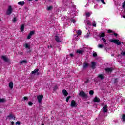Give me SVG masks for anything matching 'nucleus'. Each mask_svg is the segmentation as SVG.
<instances>
[{
	"label": "nucleus",
	"mask_w": 125,
	"mask_h": 125,
	"mask_svg": "<svg viewBox=\"0 0 125 125\" xmlns=\"http://www.w3.org/2000/svg\"><path fill=\"white\" fill-rule=\"evenodd\" d=\"M110 42H113V43H115V44H117V45H121V43H122V44H124V42H120V40H119V39H112L110 40Z\"/></svg>",
	"instance_id": "nucleus-1"
},
{
	"label": "nucleus",
	"mask_w": 125,
	"mask_h": 125,
	"mask_svg": "<svg viewBox=\"0 0 125 125\" xmlns=\"http://www.w3.org/2000/svg\"><path fill=\"white\" fill-rule=\"evenodd\" d=\"M12 11H13L12 7L11 5L9 6L6 12V15H10L12 13Z\"/></svg>",
	"instance_id": "nucleus-2"
},
{
	"label": "nucleus",
	"mask_w": 125,
	"mask_h": 125,
	"mask_svg": "<svg viewBox=\"0 0 125 125\" xmlns=\"http://www.w3.org/2000/svg\"><path fill=\"white\" fill-rule=\"evenodd\" d=\"M79 95H80L81 97H83V98H87V95L85 94L83 91H81L79 93Z\"/></svg>",
	"instance_id": "nucleus-3"
},
{
	"label": "nucleus",
	"mask_w": 125,
	"mask_h": 125,
	"mask_svg": "<svg viewBox=\"0 0 125 125\" xmlns=\"http://www.w3.org/2000/svg\"><path fill=\"white\" fill-rule=\"evenodd\" d=\"M71 106L73 107L74 108H76V107L78 106V104H77V102H76V101L75 100L71 101Z\"/></svg>",
	"instance_id": "nucleus-4"
},
{
	"label": "nucleus",
	"mask_w": 125,
	"mask_h": 125,
	"mask_svg": "<svg viewBox=\"0 0 125 125\" xmlns=\"http://www.w3.org/2000/svg\"><path fill=\"white\" fill-rule=\"evenodd\" d=\"M33 35H35V31L33 30L30 31V32L29 33V35H28L27 39V40H30V39H31V38H32V36H33Z\"/></svg>",
	"instance_id": "nucleus-5"
},
{
	"label": "nucleus",
	"mask_w": 125,
	"mask_h": 125,
	"mask_svg": "<svg viewBox=\"0 0 125 125\" xmlns=\"http://www.w3.org/2000/svg\"><path fill=\"white\" fill-rule=\"evenodd\" d=\"M55 41H56V42L58 43H60V42H62V41L60 40V38H59V36L56 35L55 36Z\"/></svg>",
	"instance_id": "nucleus-6"
},
{
	"label": "nucleus",
	"mask_w": 125,
	"mask_h": 125,
	"mask_svg": "<svg viewBox=\"0 0 125 125\" xmlns=\"http://www.w3.org/2000/svg\"><path fill=\"white\" fill-rule=\"evenodd\" d=\"M43 98V95H40L37 96V99L38 100V102L41 103L42 101V99Z\"/></svg>",
	"instance_id": "nucleus-7"
},
{
	"label": "nucleus",
	"mask_w": 125,
	"mask_h": 125,
	"mask_svg": "<svg viewBox=\"0 0 125 125\" xmlns=\"http://www.w3.org/2000/svg\"><path fill=\"white\" fill-rule=\"evenodd\" d=\"M103 113H107V112H108V106L105 105L103 106Z\"/></svg>",
	"instance_id": "nucleus-8"
},
{
	"label": "nucleus",
	"mask_w": 125,
	"mask_h": 125,
	"mask_svg": "<svg viewBox=\"0 0 125 125\" xmlns=\"http://www.w3.org/2000/svg\"><path fill=\"white\" fill-rule=\"evenodd\" d=\"M1 58L2 59V60L4 61H5V62H8V61H9V60L8 59V58H7L5 56H3V55L1 56Z\"/></svg>",
	"instance_id": "nucleus-9"
},
{
	"label": "nucleus",
	"mask_w": 125,
	"mask_h": 125,
	"mask_svg": "<svg viewBox=\"0 0 125 125\" xmlns=\"http://www.w3.org/2000/svg\"><path fill=\"white\" fill-rule=\"evenodd\" d=\"M91 67L92 69H95V67H96V62H92L91 63Z\"/></svg>",
	"instance_id": "nucleus-10"
},
{
	"label": "nucleus",
	"mask_w": 125,
	"mask_h": 125,
	"mask_svg": "<svg viewBox=\"0 0 125 125\" xmlns=\"http://www.w3.org/2000/svg\"><path fill=\"white\" fill-rule=\"evenodd\" d=\"M105 71L106 73H112L113 72V68H105Z\"/></svg>",
	"instance_id": "nucleus-11"
},
{
	"label": "nucleus",
	"mask_w": 125,
	"mask_h": 125,
	"mask_svg": "<svg viewBox=\"0 0 125 125\" xmlns=\"http://www.w3.org/2000/svg\"><path fill=\"white\" fill-rule=\"evenodd\" d=\"M93 101L94 102L99 103V102H100V99L98 98L96 96V97H95V98L93 100Z\"/></svg>",
	"instance_id": "nucleus-12"
},
{
	"label": "nucleus",
	"mask_w": 125,
	"mask_h": 125,
	"mask_svg": "<svg viewBox=\"0 0 125 125\" xmlns=\"http://www.w3.org/2000/svg\"><path fill=\"white\" fill-rule=\"evenodd\" d=\"M62 93L64 96H68V92L66 89L62 90Z\"/></svg>",
	"instance_id": "nucleus-13"
},
{
	"label": "nucleus",
	"mask_w": 125,
	"mask_h": 125,
	"mask_svg": "<svg viewBox=\"0 0 125 125\" xmlns=\"http://www.w3.org/2000/svg\"><path fill=\"white\" fill-rule=\"evenodd\" d=\"M24 30H25V25L24 24H22L21 26L20 30L21 32H24Z\"/></svg>",
	"instance_id": "nucleus-14"
},
{
	"label": "nucleus",
	"mask_w": 125,
	"mask_h": 125,
	"mask_svg": "<svg viewBox=\"0 0 125 125\" xmlns=\"http://www.w3.org/2000/svg\"><path fill=\"white\" fill-rule=\"evenodd\" d=\"M105 36H106V35L105 34V32H101V34L99 35V37L100 38H104Z\"/></svg>",
	"instance_id": "nucleus-15"
},
{
	"label": "nucleus",
	"mask_w": 125,
	"mask_h": 125,
	"mask_svg": "<svg viewBox=\"0 0 125 125\" xmlns=\"http://www.w3.org/2000/svg\"><path fill=\"white\" fill-rule=\"evenodd\" d=\"M38 72H39V69H34V71L31 72V74L32 75H34V74H36L37 73H38Z\"/></svg>",
	"instance_id": "nucleus-16"
},
{
	"label": "nucleus",
	"mask_w": 125,
	"mask_h": 125,
	"mask_svg": "<svg viewBox=\"0 0 125 125\" xmlns=\"http://www.w3.org/2000/svg\"><path fill=\"white\" fill-rule=\"evenodd\" d=\"M9 87L11 89H12L13 88V82H10L9 83Z\"/></svg>",
	"instance_id": "nucleus-17"
},
{
	"label": "nucleus",
	"mask_w": 125,
	"mask_h": 125,
	"mask_svg": "<svg viewBox=\"0 0 125 125\" xmlns=\"http://www.w3.org/2000/svg\"><path fill=\"white\" fill-rule=\"evenodd\" d=\"M18 4H19V5H21V6H23V5L25 4V2L24 1H20L18 3Z\"/></svg>",
	"instance_id": "nucleus-18"
},
{
	"label": "nucleus",
	"mask_w": 125,
	"mask_h": 125,
	"mask_svg": "<svg viewBox=\"0 0 125 125\" xmlns=\"http://www.w3.org/2000/svg\"><path fill=\"white\" fill-rule=\"evenodd\" d=\"M98 78H99L101 80H103V79H104V76H103V74H99Z\"/></svg>",
	"instance_id": "nucleus-19"
},
{
	"label": "nucleus",
	"mask_w": 125,
	"mask_h": 125,
	"mask_svg": "<svg viewBox=\"0 0 125 125\" xmlns=\"http://www.w3.org/2000/svg\"><path fill=\"white\" fill-rule=\"evenodd\" d=\"M87 67H88V63H84L83 64V69H86V68H87Z\"/></svg>",
	"instance_id": "nucleus-20"
},
{
	"label": "nucleus",
	"mask_w": 125,
	"mask_h": 125,
	"mask_svg": "<svg viewBox=\"0 0 125 125\" xmlns=\"http://www.w3.org/2000/svg\"><path fill=\"white\" fill-rule=\"evenodd\" d=\"M24 63L25 64H27V63H28V62H27V60H22L20 62V64H24Z\"/></svg>",
	"instance_id": "nucleus-21"
},
{
	"label": "nucleus",
	"mask_w": 125,
	"mask_h": 125,
	"mask_svg": "<svg viewBox=\"0 0 125 125\" xmlns=\"http://www.w3.org/2000/svg\"><path fill=\"white\" fill-rule=\"evenodd\" d=\"M83 52V50H78L76 52V53H79V54H82Z\"/></svg>",
	"instance_id": "nucleus-22"
},
{
	"label": "nucleus",
	"mask_w": 125,
	"mask_h": 125,
	"mask_svg": "<svg viewBox=\"0 0 125 125\" xmlns=\"http://www.w3.org/2000/svg\"><path fill=\"white\" fill-rule=\"evenodd\" d=\"M24 46L25 48H28L30 49V45H29V44L26 43H25V45H24Z\"/></svg>",
	"instance_id": "nucleus-23"
},
{
	"label": "nucleus",
	"mask_w": 125,
	"mask_h": 125,
	"mask_svg": "<svg viewBox=\"0 0 125 125\" xmlns=\"http://www.w3.org/2000/svg\"><path fill=\"white\" fill-rule=\"evenodd\" d=\"M57 89H58V86H57V85H56L53 87V90H54V91H56V90H57Z\"/></svg>",
	"instance_id": "nucleus-24"
},
{
	"label": "nucleus",
	"mask_w": 125,
	"mask_h": 125,
	"mask_svg": "<svg viewBox=\"0 0 125 125\" xmlns=\"http://www.w3.org/2000/svg\"><path fill=\"white\" fill-rule=\"evenodd\" d=\"M118 80H119V79H118V78H114V80H113V83H118Z\"/></svg>",
	"instance_id": "nucleus-25"
},
{
	"label": "nucleus",
	"mask_w": 125,
	"mask_h": 125,
	"mask_svg": "<svg viewBox=\"0 0 125 125\" xmlns=\"http://www.w3.org/2000/svg\"><path fill=\"white\" fill-rule=\"evenodd\" d=\"M89 94H90V95H93V94H94V91H93V90L89 91Z\"/></svg>",
	"instance_id": "nucleus-26"
},
{
	"label": "nucleus",
	"mask_w": 125,
	"mask_h": 125,
	"mask_svg": "<svg viewBox=\"0 0 125 125\" xmlns=\"http://www.w3.org/2000/svg\"><path fill=\"white\" fill-rule=\"evenodd\" d=\"M8 118H11V119H14V116L12 115V114H10L9 115L7 116Z\"/></svg>",
	"instance_id": "nucleus-27"
},
{
	"label": "nucleus",
	"mask_w": 125,
	"mask_h": 125,
	"mask_svg": "<svg viewBox=\"0 0 125 125\" xmlns=\"http://www.w3.org/2000/svg\"><path fill=\"white\" fill-rule=\"evenodd\" d=\"M77 35L78 36H81V35H82V30H78L77 32Z\"/></svg>",
	"instance_id": "nucleus-28"
},
{
	"label": "nucleus",
	"mask_w": 125,
	"mask_h": 125,
	"mask_svg": "<svg viewBox=\"0 0 125 125\" xmlns=\"http://www.w3.org/2000/svg\"><path fill=\"white\" fill-rule=\"evenodd\" d=\"M101 40H103V42L104 43H105L106 42V39H105V38H102L101 39Z\"/></svg>",
	"instance_id": "nucleus-29"
},
{
	"label": "nucleus",
	"mask_w": 125,
	"mask_h": 125,
	"mask_svg": "<svg viewBox=\"0 0 125 125\" xmlns=\"http://www.w3.org/2000/svg\"><path fill=\"white\" fill-rule=\"evenodd\" d=\"M98 47H99V48H103V44H99L98 45Z\"/></svg>",
	"instance_id": "nucleus-30"
},
{
	"label": "nucleus",
	"mask_w": 125,
	"mask_h": 125,
	"mask_svg": "<svg viewBox=\"0 0 125 125\" xmlns=\"http://www.w3.org/2000/svg\"><path fill=\"white\" fill-rule=\"evenodd\" d=\"M70 98H71V96H69L67 97L66 102H69V100H70Z\"/></svg>",
	"instance_id": "nucleus-31"
},
{
	"label": "nucleus",
	"mask_w": 125,
	"mask_h": 125,
	"mask_svg": "<svg viewBox=\"0 0 125 125\" xmlns=\"http://www.w3.org/2000/svg\"><path fill=\"white\" fill-rule=\"evenodd\" d=\"M28 105L29 106H33V105H34V104L32 102H29Z\"/></svg>",
	"instance_id": "nucleus-32"
},
{
	"label": "nucleus",
	"mask_w": 125,
	"mask_h": 125,
	"mask_svg": "<svg viewBox=\"0 0 125 125\" xmlns=\"http://www.w3.org/2000/svg\"><path fill=\"white\" fill-rule=\"evenodd\" d=\"M107 32L108 33V34H111V33H114V31H113V30H111V29H109L107 31Z\"/></svg>",
	"instance_id": "nucleus-33"
},
{
	"label": "nucleus",
	"mask_w": 125,
	"mask_h": 125,
	"mask_svg": "<svg viewBox=\"0 0 125 125\" xmlns=\"http://www.w3.org/2000/svg\"><path fill=\"white\" fill-rule=\"evenodd\" d=\"M122 119H123V121H124V122H125V114L122 115Z\"/></svg>",
	"instance_id": "nucleus-34"
},
{
	"label": "nucleus",
	"mask_w": 125,
	"mask_h": 125,
	"mask_svg": "<svg viewBox=\"0 0 125 125\" xmlns=\"http://www.w3.org/2000/svg\"><path fill=\"white\" fill-rule=\"evenodd\" d=\"M86 17H90V13H86Z\"/></svg>",
	"instance_id": "nucleus-35"
},
{
	"label": "nucleus",
	"mask_w": 125,
	"mask_h": 125,
	"mask_svg": "<svg viewBox=\"0 0 125 125\" xmlns=\"http://www.w3.org/2000/svg\"><path fill=\"white\" fill-rule=\"evenodd\" d=\"M93 57H96V56H97V53H96V52L93 53Z\"/></svg>",
	"instance_id": "nucleus-36"
},
{
	"label": "nucleus",
	"mask_w": 125,
	"mask_h": 125,
	"mask_svg": "<svg viewBox=\"0 0 125 125\" xmlns=\"http://www.w3.org/2000/svg\"><path fill=\"white\" fill-rule=\"evenodd\" d=\"M52 8V6H50L47 7V10H51Z\"/></svg>",
	"instance_id": "nucleus-37"
},
{
	"label": "nucleus",
	"mask_w": 125,
	"mask_h": 125,
	"mask_svg": "<svg viewBox=\"0 0 125 125\" xmlns=\"http://www.w3.org/2000/svg\"><path fill=\"white\" fill-rule=\"evenodd\" d=\"M4 101H5L4 99H0V103H3V102H4Z\"/></svg>",
	"instance_id": "nucleus-38"
},
{
	"label": "nucleus",
	"mask_w": 125,
	"mask_h": 125,
	"mask_svg": "<svg viewBox=\"0 0 125 125\" xmlns=\"http://www.w3.org/2000/svg\"><path fill=\"white\" fill-rule=\"evenodd\" d=\"M16 21H17V20L16 19V18H14L13 19V22L14 23H15V22H16Z\"/></svg>",
	"instance_id": "nucleus-39"
},
{
	"label": "nucleus",
	"mask_w": 125,
	"mask_h": 125,
	"mask_svg": "<svg viewBox=\"0 0 125 125\" xmlns=\"http://www.w3.org/2000/svg\"><path fill=\"white\" fill-rule=\"evenodd\" d=\"M125 1L122 4L123 8H125Z\"/></svg>",
	"instance_id": "nucleus-40"
},
{
	"label": "nucleus",
	"mask_w": 125,
	"mask_h": 125,
	"mask_svg": "<svg viewBox=\"0 0 125 125\" xmlns=\"http://www.w3.org/2000/svg\"><path fill=\"white\" fill-rule=\"evenodd\" d=\"M87 25H88V26H90L91 25V24L90 23V21H87Z\"/></svg>",
	"instance_id": "nucleus-41"
},
{
	"label": "nucleus",
	"mask_w": 125,
	"mask_h": 125,
	"mask_svg": "<svg viewBox=\"0 0 125 125\" xmlns=\"http://www.w3.org/2000/svg\"><path fill=\"white\" fill-rule=\"evenodd\" d=\"M71 22H72V23H76V20H75V19H72L71 20Z\"/></svg>",
	"instance_id": "nucleus-42"
},
{
	"label": "nucleus",
	"mask_w": 125,
	"mask_h": 125,
	"mask_svg": "<svg viewBox=\"0 0 125 125\" xmlns=\"http://www.w3.org/2000/svg\"><path fill=\"white\" fill-rule=\"evenodd\" d=\"M100 0L103 4H106V3L105 2V1H104V0Z\"/></svg>",
	"instance_id": "nucleus-43"
},
{
	"label": "nucleus",
	"mask_w": 125,
	"mask_h": 125,
	"mask_svg": "<svg viewBox=\"0 0 125 125\" xmlns=\"http://www.w3.org/2000/svg\"><path fill=\"white\" fill-rule=\"evenodd\" d=\"M89 82V79H87L86 81H84L85 83H87Z\"/></svg>",
	"instance_id": "nucleus-44"
},
{
	"label": "nucleus",
	"mask_w": 125,
	"mask_h": 125,
	"mask_svg": "<svg viewBox=\"0 0 125 125\" xmlns=\"http://www.w3.org/2000/svg\"><path fill=\"white\" fill-rule=\"evenodd\" d=\"M121 55H123V56H125V52L122 51Z\"/></svg>",
	"instance_id": "nucleus-45"
},
{
	"label": "nucleus",
	"mask_w": 125,
	"mask_h": 125,
	"mask_svg": "<svg viewBox=\"0 0 125 125\" xmlns=\"http://www.w3.org/2000/svg\"><path fill=\"white\" fill-rule=\"evenodd\" d=\"M21 124V123H20V121H17V122H16V125H20Z\"/></svg>",
	"instance_id": "nucleus-46"
},
{
	"label": "nucleus",
	"mask_w": 125,
	"mask_h": 125,
	"mask_svg": "<svg viewBox=\"0 0 125 125\" xmlns=\"http://www.w3.org/2000/svg\"><path fill=\"white\" fill-rule=\"evenodd\" d=\"M23 99H24V100H28V98L27 97H23Z\"/></svg>",
	"instance_id": "nucleus-47"
},
{
	"label": "nucleus",
	"mask_w": 125,
	"mask_h": 125,
	"mask_svg": "<svg viewBox=\"0 0 125 125\" xmlns=\"http://www.w3.org/2000/svg\"><path fill=\"white\" fill-rule=\"evenodd\" d=\"M93 27H96V23L94 22L92 24Z\"/></svg>",
	"instance_id": "nucleus-48"
},
{
	"label": "nucleus",
	"mask_w": 125,
	"mask_h": 125,
	"mask_svg": "<svg viewBox=\"0 0 125 125\" xmlns=\"http://www.w3.org/2000/svg\"><path fill=\"white\" fill-rule=\"evenodd\" d=\"M113 35H114V36H115V37H118V34L116 33H115V32H113Z\"/></svg>",
	"instance_id": "nucleus-49"
},
{
	"label": "nucleus",
	"mask_w": 125,
	"mask_h": 125,
	"mask_svg": "<svg viewBox=\"0 0 125 125\" xmlns=\"http://www.w3.org/2000/svg\"><path fill=\"white\" fill-rule=\"evenodd\" d=\"M70 56H71V57H74V54L73 53L70 54Z\"/></svg>",
	"instance_id": "nucleus-50"
},
{
	"label": "nucleus",
	"mask_w": 125,
	"mask_h": 125,
	"mask_svg": "<svg viewBox=\"0 0 125 125\" xmlns=\"http://www.w3.org/2000/svg\"><path fill=\"white\" fill-rule=\"evenodd\" d=\"M49 47H50V48H52L53 46L51 45H50V46L48 45V48H49Z\"/></svg>",
	"instance_id": "nucleus-51"
},
{
	"label": "nucleus",
	"mask_w": 125,
	"mask_h": 125,
	"mask_svg": "<svg viewBox=\"0 0 125 125\" xmlns=\"http://www.w3.org/2000/svg\"><path fill=\"white\" fill-rule=\"evenodd\" d=\"M11 125H14V122L13 121L11 122Z\"/></svg>",
	"instance_id": "nucleus-52"
},
{
	"label": "nucleus",
	"mask_w": 125,
	"mask_h": 125,
	"mask_svg": "<svg viewBox=\"0 0 125 125\" xmlns=\"http://www.w3.org/2000/svg\"><path fill=\"white\" fill-rule=\"evenodd\" d=\"M36 74L37 76H39V75H40V73L39 72V71L38 72H36Z\"/></svg>",
	"instance_id": "nucleus-53"
},
{
	"label": "nucleus",
	"mask_w": 125,
	"mask_h": 125,
	"mask_svg": "<svg viewBox=\"0 0 125 125\" xmlns=\"http://www.w3.org/2000/svg\"><path fill=\"white\" fill-rule=\"evenodd\" d=\"M101 0H96V1H97L98 2L100 1Z\"/></svg>",
	"instance_id": "nucleus-54"
},
{
	"label": "nucleus",
	"mask_w": 125,
	"mask_h": 125,
	"mask_svg": "<svg viewBox=\"0 0 125 125\" xmlns=\"http://www.w3.org/2000/svg\"><path fill=\"white\" fill-rule=\"evenodd\" d=\"M88 37H89V35H88V34H87V38H88Z\"/></svg>",
	"instance_id": "nucleus-55"
},
{
	"label": "nucleus",
	"mask_w": 125,
	"mask_h": 125,
	"mask_svg": "<svg viewBox=\"0 0 125 125\" xmlns=\"http://www.w3.org/2000/svg\"><path fill=\"white\" fill-rule=\"evenodd\" d=\"M23 52H21V55H23Z\"/></svg>",
	"instance_id": "nucleus-56"
},
{
	"label": "nucleus",
	"mask_w": 125,
	"mask_h": 125,
	"mask_svg": "<svg viewBox=\"0 0 125 125\" xmlns=\"http://www.w3.org/2000/svg\"><path fill=\"white\" fill-rule=\"evenodd\" d=\"M29 1H33V0H28Z\"/></svg>",
	"instance_id": "nucleus-57"
},
{
	"label": "nucleus",
	"mask_w": 125,
	"mask_h": 125,
	"mask_svg": "<svg viewBox=\"0 0 125 125\" xmlns=\"http://www.w3.org/2000/svg\"><path fill=\"white\" fill-rule=\"evenodd\" d=\"M123 18H125V15H123Z\"/></svg>",
	"instance_id": "nucleus-58"
},
{
	"label": "nucleus",
	"mask_w": 125,
	"mask_h": 125,
	"mask_svg": "<svg viewBox=\"0 0 125 125\" xmlns=\"http://www.w3.org/2000/svg\"><path fill=\"white\" fill-rule=\"evenodd\" d=\"M35 1H39V0H35Z\"/></svg>",
	"instance_id": "nucleus-59"
},
{
	"label": "nucleus",
	"mask_w": 125,
	"mask_h": 125,
	"mask_svg": "<svg viewBox=\"0 0 125 125\" xmlns=\"http://www.w3.org/2000/svg\"><path fill=\"white\" fill-rule=\"evenodd\" d=\"M31 52V50H29V52Z\"/></svg>",
	"instance_id": "nucleus-60"
},
{
	"label": "nucleus",
	"mask_w": 125,
	"mask_h": 125,
	"mask_svg": "<svg viewBox=\"0 0 125 125\" xmlns=\"http://www.w3.org/2000/svg\"><path fill=\"white\" fill-rule=\"evenodd\" d=\"M41 125H44V124L42 123Z\"/></svg>",
	"instance_id": "nucleus-61"
},
{
	"label": "nucleus",
	"mask_w": 125,
	"mask_h": 125,
	"mask_svg": "<svg viewBox=\"0 0 125 125\" xmlns=\"http://www.w3.org/2000/svg\"><path fill=\"white\" fill-rule=\"evenodd\" d=\"M1 21V19L0 18V22Z\"/></svg>",
	"instance_id": "nucleus-62"
}]
</instances>
